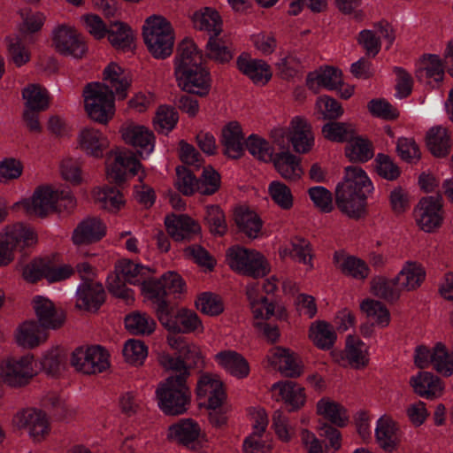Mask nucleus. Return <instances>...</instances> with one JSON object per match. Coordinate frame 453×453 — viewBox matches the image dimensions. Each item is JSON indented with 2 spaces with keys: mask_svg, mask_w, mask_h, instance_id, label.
I'll list each match as a JSON object with an SVG mask.
<instances>
[{
  "mask_svg": "<svg viewBox=\"0 0 453 453\" xmlns=\"http://www.w3.org/2000/svg\"><path fill=\"white\" fill-rule=\"evenodd\" d=\"M245 146L249 152L260 161L270 162L273 159V150L264 138L251 134L245 142Z\"/></svg>",
  "mask_w": 453,
  "mask_h": 453,
  "instance_id": "56",
  "label": "nucleus"
},
{
  "mask_svg": "<svg viewBox=\"0 0 453 453\" xmlns=\"http://www.w3.org/2000/svg\"><path fill=\"white\" fill-rule=\"evenodd\" d=\"M53 42L59 52L74 58H81L86 50L76 30L66 25H60L55 29Z\"/></svg>",
  "mask_w": 453,
  "mask_h": 453,
  "instance_id": "21",
  "label": "nucleus"
},
{
  "mask_svg": "<svg viewBox=\"0 0 453 453\" xmlns=\"http://www.w3.org/2000/svg\"><path fill=\"white\" fill-rule=\"evenodd\" d=\"M411 386L414 392L422 397L433 399L438 392L441 391L440 379L430 372H419L418 375L411 377Z\"/></svg>",
  "mask_w": 453,
  "mask_h": 453,
  "instance_id": "41",
  "label": "nucleus"
},
{
  "mask_svg": "<svg viewBox=\"0 0 453 453\" xmlns=\"http://www.w3.org/2000/svg\"><path fill=\"white\" fill-rule=\"evenodd\" d=\"M236 65L256 84H265L272 77L270 65L262 59H252L248 55L242 54L238 57Z\"/></svg>",
  "mask_w": 453,
  "mask_h": 453,
  "instance_id": "27",
  "label": "nucleus"
},
{
  "mask_svg": "<svg viewBox=\"0 0 453 453\" xmlns=\"http://www.w3.org/2000/svg\"><path fill=\"white\" fill-rule=\"evenodd\" d=\"M413 213L416 223L421 230L431 233L438 229L442 225L444 218L441 196L422 197Z\"/></svg>",
  "mask_w": 453,
  "mask_h": 453,
  "instance_id": "11",
  "label": "nucleus"
},
{
  "mask_svg": "<svg viewBox=\"0 0 453 453\" xmlns=\"http://www.w3.org/2000/svg\"><path fill=\"white\" fill-rule=\"evenodd\" d=\"M374 155L373 146L371 141L364 136L353 135L345 147V156L351 162L365 163Z\"/></svg>",
  "mask_w": 453,
  "mask_h": 453,
  "instance_id": "39",
  "label": "nucleus"
},
{
  "mask_svg": "<svg viewBox=\"0 0 453 453\" xmlns=\"http://www.w3.org/2000/svg\"><path fill=\"white\" fill-rule=\"evenodd\" d=\"M371 292L373 296L388 302H395L400 297L401 290L395 278L388 280L383 276H377L371 280Z\"/></svg>",
  "mask_w": 453,
  "mask_h": 453,
  "instance_id": "46",
  "label": "nucleus"
},
{
  "mask_svg": "<svg viewBox=\"0 0 453 453\" xmlns=\"http://www.w3.org/2000/svg\"><path fill=\"white\" fill-rule=\"evenodd\" d=\"M81 145L96 157H103L105 150V140L103 134L94 129L85 128L81 133Z\"/></svg>",
  "mask_w": 453,
  "mask_h": 453,
  "instance_id": "51",
  "label": "nucleus"
},
{
  "mask_svg": "<svg viewBox=\"0 0 453 453\" xmlns=\"http://www.w3.org/2000/svg\"><path fill=\"white\" fill-rule=\"evenodd\" d=\"M200 435L199 425L191 418L181 419L169 427L168 437L189 447Z\"/></svg>",
  "mask_w": 453,
  "mask_h": 453,
  "instance_id": "34",
  "label": "nucleus"
},
{
  "mask_svg": "<svg viewBox=\"0 0 453 453\" xmlns=\"http://www.w3.org/2000/svg\"><path fill=\"white\" fill-rule=\"evenodd\" d=\"M105 234L104 224L96 218H87L78 224L73 234L75 244H88L99 241Z\"/></svg>",
  "mask_w": 453,
  "mask_h": 453,
  "instance_id": "30",
  "label": "nucleus"
},
{
  "mask_svg": "<svg viewBox=\"0 0 453 453\" xmlns=\"http://www.w3.org/2000/svg\"><path fill=\"white\" fill-rule=\"evenodd\" d=\"M159 322L165 329L174 334H188L202 327V322L197 314L186 309H180L176 313L172 309L165 315V320H159Z\"/></svg>",
  "mask_w": 453,
  "mask_h": 453,
  "instance_id": "22",
  "label": "nucleus"
},
{
  "mask_svg": "<svg viewBox=\"0 0 453 453\" xmlns=\"http://www.w3.org/2000/svg\"><path fill=\"white\" fill-rule=\"evenodd\" d=\"M196 29L208 32L210 36H218L222 31V20L217 11L204 7L192 16Z\"/></svg>",
  "mask_w": 453,
  "mask_h": 453,
  "instance_id": "35",
  "label": "nucleus"
},
{
  "mask_svg": "<svg viewBox=\"0 0 453 453\" xmlns=\"http://www.w3.org/2000/svg\"><path fill=\"white\" fill-rule=\"evenodd\" d=\"M144 42L156 58H166L173 49L174 32L171 23L161 15H151L142 27Z\"/></svg>",
  "mask_w": 453,
  "mask_h": 453,
  "instance_id": "6",
  "label": "nucleus"
},
{
  "mask_svg": "<svg viewBox=\"0 0 453 453\" xmlns=\"http://www.w3.org/2000/svg\"><path fill=\"white\" fill-rule=\"evenodd\" d=\"M178 86L188 93L200 96L208 95L211 88V77L207 70L199 66L175 75Z\"/></svg>",
  "mask_w": 453,
  "mask_h": 453,
  "instance_id": "20",
  "label": "nucleus"
},
{
  "mask_svg": "<svg viewBox=\"0 0 453 453\" xmlns=\"http://www.w3.org/2000/svg\"><path fill=\"white\" fill-rule=\"evenodd\" d=\"M425 277L426 272L420 265L408 262L397 274L395 280L401 291H411L418 288Z\"/></svg>",
  "mask_w": 453,
  "mask_h": 453,
  "instance_id": "36",
  "label": "nucleus"
},
{
  "mask_svg": "<svg viewBox=\"0 0 453 453\" xmlns=\"http://www.w3.org/2000/svg\"><path fill=\"white\" fill-rule=\"evenodd\" d=\"M278 173L286 180H297L303 174L300 159L289 151L275 154L273 158Z\"/></svg>",
  "mask_w": 453,
  "mask_h": 453,
  "instance_id": "37",
  "label": "nucleus"
},
{
  "mask_svg": "<svg viewBox=\"0 0 453 453\" xmlns=\"http://www.w3.org/2000/svg\"><path fill=\"white\" fill-rule=\"evenodd\" d=\"M198 192L204 196L215 194L220 188V175L211 166L203 168L202 175L197 179Z\"/></svg>",
  "mask_w": 453,
  "mask_h": 453,
  "instance_id": "59",
  "label": "nucleus"
},
{
  "mask_svg": "<svg viewBox=\"0 0 453 453\" xmlns=\"http://www.w3.org/2000/svg\"><path fill=\"white\" fill-rule=\"evenodd\" d=\"M34 357L26 355L19 359L11 357L0 365V378L11 386H23L35 375Z\"/></svg>",
  "mask_w": 453,
  "mask_h": 453,
  "instance_id": "14",
  "label": "nucleus"
},
{
  "mask_svg": "<svg viewBox=\"0 0 453 453\" xmlns=\"http://www.w3.org/2000/svg\"><path fill=\"white\" fill-rule=\"evenodd\" d=\"M272 389H278L282 399L296 411L303 406L306 396L304 388L292 380L279 381L273 385Z\"/></svg>",
  "mask_w": 453,
  "mask_h": 453,
  "instance_id": "40",
  "label": "nucleus"
},
{
  "mask_svg": "<svg viewBox=\"0 0 453 453\" xmlns=\"http://www.w3.org/2000/svg\"><path fill=\"white\" fill-rule=\"evenodd\" d=\"M122 352L127 363L140 365L147 357L148 349L142 341L131 339L125 343Z\"/></svg>",
  "mask_w": 453,
  "mask_h": 453,
  "instance_id": "60",
  "label": "nucleus"
},
{
  "mask_svg": "<svg viewBox=\"0 0 453 453\" xmlns=\"http://www.w3.org/2000/svg\"><path fill=\"white\" fill-rule=\"evenodd\" d=\"M196 308L203 313L210 316H217L224 311L221 298L212 293H203L196 301Z\"/></svg>",
  "mask_w": 453,
  "mask_h": 453,
  "instance_id": "62",
  "label": "nucleus"
},
{
  "mask_svg": "<svg viewBox=\"0 0 453 453\" xmlns=\"http://www.w3.org/2000/svg\"><path fill=\"white\" fill-rule=\"evenodd\" d=\"M135 39L134 31L128 24L115 21V51L134 53Z\"/></svg>",
  "mask_w": 453,
  "mask_h": 453,
  "instance_id": "52",
  "label": "nucleus"
},
{
  "mask_svg": "<svg viewBox=\"0 0 453 453\" xmlns=\"http://www.w3.org/2000/svg\"><path fill=\"white\" fill-rule=\"evenodd\" d=\"M342 84V72L332 66H326L319 73H310L306 79L307 87L316 93L320 87L334 90L337 89Z\"/></svg>",
  "mask_w": 453,
  "mask_h": 453,
  "instance_id": "31",
  "label": "nucleus"
},
{
  "mask_svg": "<svg viewBox=\"0 0 453 453\" xmlns=\"http://www.w3.org/2000/svg\"><path fill=\"white\" fill-rule=\"evenodd\" d=\"M149 268L142 266L138 264H134L133 261L128 259H122L119 262L116 274L118 280H124L130 284H137L145 277Z\"/></svg>",
  "mask_w": 453,
  "mask_h": 453,
  "instance_id": "49",
  "label": "nucleus"
},
{
  "mask_svg": "<svg viewBox=\"0 0 453 453\" xmlns=\"http://www.w3.org/2000/svg\"><path fill=\"white\" fill-rule=\"evenodd\" d=\"M75 205V197L68 187L61 189L41 187L35 190L31 201L27 202L24 207L30 214L44 217L53 211L69 213Z\"/></svg>",
  "mask_w": 453,
  "mask_h": 453,
  "instance_id": "5",
  "label": "nucleus"
},
{
  "mask_svg": "<svg viewBox=\"0 0 453 453\" xmlns=\"http://www.w3.org/2000/svg\"><path fill=\"white\" fill-rule=\"evenodd\" d=\"M323 136L334 142H349L357 134L355 126L349 122L331 121L322 127Z\"/></svg>",
  "mask_w": 453,
  "mask_h": 453,
  "instance_id": "48",
  "label": "nucleus"
},
{
  "mask_svg": "<svg viewBox=\"0 0 453 453\" xmlns=\"http://www.w3.org/2000/svg\"><path fill=\"white\" fill-rule=\"evenodd\" d=\"M430 360L438 372L445 376H450L453 373V352L449 353L443 343L435 344Z\"/></svg>",
  "mask_w": 453,
  "mask_h": 453,
  "instance_id": "53",
  "label": "nucleus"
},
{
  "mask_svg": "<svg viewBox=\"0 0 453 453\" xmlns=\"http://www.w3.org/2000/svg\"><path fill=\"white\" fill-rule=\"evenodd\" d=\"M121 140L127 145L150 153L154 149L155 135L151 130L131 120L124 122L119 129Z\"/></svg>",
  "mask_w": 453,
  "mask_h": 453,
  "instance_id": "18",
  "label": "nucleus"
},
{
  "mask_svg": "<svg viewBox=\"0 0 453 453\" xmlns=\"http://www.w3.org/2000/svg\"><path fill=\"white\" fill-rule=\"evenodd\" d=\"M333 261L342 273L346 276L362 280L369 276L370 269L367 264L360 258L336 251L334 254Z\"/></svg>",
  "mask_w": 453,
  "mask_h": 453,
  "instance_id": "28",
  "label": "nucleus"
},
{
  "mask_svg": "<svg viewBox=\"0 0 453 453\" xmlns=\"http://www.w3.org/2000/svg\"><path fill=\"white\" fill-rule=\"evenodd\" d=\"M269 194L273 201L283 210L293 206V196L290 188L280 181H273L269 186Z\"/></svg>",
  "mask_w": 453,
  "mask_h": 453,
  "instance_id": "63",
  "label": "nucleus"
},
{
  "mask_svg": "<svg viewBox=\"0 0 453 453\" xmlns=\"http://www.w3.org/2000/svg\"><path fill=\"white\" fill-rule=\"evenodd\" d=\"M426 145L434 156L438 157L447 156L450 148L448 130L442 127H432L426 134Z\"/></svg>",
  "mask_w": 453,
  "mask_h": 453,
  "instance_id": "43",
  "label": "nucleus"
},
{
  "mask_svg": "<svg viewBox=\"0 0 453 453\" xmlns=\"http://www.w3.org/2000/svg\"><path fill=\"white\" fill-rule=\"evenodd\" d=\"M360 308L368 317H372L376 323L385 327L390 321V314L386 306L380 301L367 299L362 302Z\"/></svg>",
  "mask_w": 453,
  "mask_h": 453,
  "instance_id": "58",
  "label": "nucleus"
},
{
  "mask_svg": "<svg viewBox=\"0 0 453 453\" xmlns=\"http://www.w3.org/2000/svg\"><path fill=\"white\" fill-rule=\"evenodd\" d=\"M227 263L231 269L252 278H262L270 272L265 257L255 250L234 246L227 250Z\"/></svg>",
  "mask_w": 453,
  "mask_h": 453,
  "instance_id": "10",
  "label": "nucleus"
},
{
  "mask_svg": "<svg viewBox=\"0 0 453 453\" xmlns=\"http://www.w3.org/2000/svg\"><path fill=\"white\" fill-rule=\"evenodd\" d=\"M37 242L35 231L23 223L9 226L0 239V265H5L13 259L14 252L21 257L28 255V250Z\"/></svg>",
  "mask_w": 453,
  "mask_h": 453,
  "instance_id": "7",
  "label": "nucleus"
},
{
  "mask_svg": "<svg viewBox=\"0 0 453 453\" xmlns=\"http://www.w3.org/2000/svg\"><path fill=\"white\" fill-rule=\"evenodd\" d=\"M234 220L238 230L251 239L258 236L263 226L259 216L255 211L243 206L234 209Z\"/></svg>",
  "mask_w": 453,
  "mask_h": 453,
  "instance_id": "32",
  "label": "nucleus"
},
{
  "mask_svg": "<svg viewBox=\"0 0 453 453\" xmlns=\"http://www.w3.org/2000/svg\"><path fill=\"white\" fill-rule=\"evenodd\" d=\"M309 337L319 349H330L335 342L336 334L329 323L317 321L311 324Z\"/></svg>",
  "mask_w": 453,
  "mask_h": 453,
  "instance_id": "42",
  "label": "nucleus"
},
{
  "mask_svg": "<svg viewBox=\"0 0 453 453\" xmlns=\"http://www.w3.org/2000/svg\"><path fill=\"white\" fill-rule=\"evenodd\" d=\"M343 355V358L354 369H363L369 364L368 353L365 343L355 336H348Z\"/></svg>",
  "mask_w": 453,
  "mask_h": 453,
  "instance_id": "38",
  "label": "nucleus"
},
{
  "mask_svg": "<svg viewBox=\"0 0 453 453\" xmlns=\"http://www.w3.org/2000/svg\"><path fill=\"white\" fill-rule=\"evenodd\" d=\"M76 271L81 280L76 292V306L80 310L95 312L105 301L106 293L104 286L93 280V267L88 263H79Z\"/></svg>",
  "mask_w": 453,
  "mask_h": 453,
  "instance_id": "8",
  "label": "nucleus"
},
{
  "mask_svg": "<svg viewBox=\"0 0 453 453\" xmlns=\"http://www.w3.org/2000/svg\"><path fill=\"white\" fill-rule=\"evenodd\" d=\"M38 323L27 321L21 324L16 334L17 342L24 348H34L43 342L46 329H57L65 322V314L48 297L35 296L32 300Z\"/></svg>",
  "mask_w": 453,
  "mask_h": 453,
  "instance_id": "2",
  "label": "nucleus"
},
{
  "mask_svg": "<svg viewBox=\"0 0 453 453\" xmlns=\"http://www.w3.org/2000/svg\"><path fill=\"white\" fill-rule=\"evenodd\" d=\"M206 48L208 58L219 63H227L233 58V52L229 45L218 36H210Z\"/></svg>",
  "mask_w": 453,
  "mask_h": 453,
  "instance_id": "57",
  "label": "nucleus"
},
{
  "mask_svg": "<svg viewBox=\"0 0 453 453\" xmlns=\"http://www.w3.org/2000/svg\"><path fill=\"white\" fill-rule=\"evenodd\" d=\"M185 289L181 276L174 272H167L159 279L142 280V292L151 302L158 320H165V315L173 309L169 298L180 294Z\"/></svg>",
  "mask_w": 453,
  "mask_h": 453,
  "instance_id": "3",
  "label": "nucleus"
},
{
  "mask_svg": "<svg viewBox=\"0 0 453 453\" xmlns=\"http://www.w3.org/2000/svg\"><path fill=\"white\" fill-rule=\"evenodd\" d=\"M158 406L166 415L185 413L191 402V391L187 384V373L172 375L162 381L156 391Z\"/></svg>",
  "mask_w": 453,
  "mask_h": 453,
  "instance_id": "4",
  "label": "nucleus"
},
{
  "mask_svg": "<svg viewBox=\"0 0 453 453\" xmlns=\"http://www.w3.org/2000/svg\"><path fill=\"white\" fill-rule=\"evenodd\" d=\"M165 225L168 234L176 242H190L199 237L201 227L199 224L188 215H168Z\"/></svg>",
  "mask_w": 453,
  "mask_h": 453,
  "instance_id": "19",
  "label": "nucleus"
},
{
  "mask_svg": "<svg viewBox=\"0 0 453 453\" xmlns=\"http://www.w3.org/2000/svg\"><path fill=\"white\" fill-rule=\"evenodd\" d=\"M109 355L99 345L79 347L71 357V363L79 372L85 374H95L105 371L110 366Z\"/></svg>",
  "mask_w": 453,
  "mask_h": 453,
  "instance_id": "12",
  "label": "nucleus"
},
{
  "mask_svg": "<svg viewBox=\"0 0 453 453\" xmlns=\"http://www.w3.org/2000/svg\"><path fill=\"white\" fill-rule=\"evenodd\" d=\"M13 423L37 441L43 439L50 432V423L46 414L35 408L19 411L13 418Z\"/></svg>",
  "mask_w": 453,
  "mask_h": 453,
  "instance_id": "15",
  "label": "nucleus"
},
{
  "mask_svg": "<svg viewBox=\"0 0 453 453\" xmlns=\"http://www.w3.org/2000/svg\"><path fill=\"white\" fill-rule=\"evenodd\" d=\"M155 320L147 313L134 311L125 318V326L135 335H150L156 329Z\"/></svg>",
  "mask_w": 453,
  "mask_h": 453,
  "instance_id": "45",
  "label": "nucleus"
},
{
  "mask_svg": "<svg viewBox=\"0 0 453 453\" xmlns=\"http://www.w3.org/2000/svg\"><path fill=\"white\" fill-rule=\"evenodd\" d=\"M196 395L199 398L208 396V408L218 409L226 399L223 383L216 375L203 374L197 382Z\"/></svg>",
  "mask_w": 453,
  "mask_h": 453,
  "instance_id": "25",
  "label": "nucleus"
},
{
  "mask_svg": "<svg viewBox=\"0 0 453 453\" xmlns=\"http://www.w3.org/2000/svg\"><path fill=\"white\" fill-rule=\"evenodd\" d=\"M175 187L184 196H191L198 192V182L195 174L185 166L176 168Z\"/></svg>",
  "mask_w": 453,
  "mask_h": 453,
  "instance_id": "61",
  "label": "nucleus"
},
{
  "mask_svg": "<svg viewBox=\"0 0 453 453\" xmlns=\"http://www.w3.org/2000/svg\"><path fill=\"white\" fill-rule=\"evenodd\" d=\"M396 425L389 417L383 416L377 422L375 435L380 446L391 452L396 447Z\"/></svg>",
  "mask_w": 453,
  "mask_h": 453,
  "instance_id": "44",
  "label": "nucleus"
},
{
  "mask_svg": "<svg viewBox=\"0 0 453 453\" xmlns=\"http://www.w3.org/2000/svg\"><path fill=\"white\" fill-rule=\"evenodd\" d=\"M204 219L211 234L222 236L226 233V216L219 205L206 206Z\"/></svg>",
  "mask_w": 453,
  "mask_h": 453,
  "instance_id": "55",
  "label": "nucleus"
},
{
  "mask_svg": "<svg viewBox=\"0 0 453 453\" xmlns=\"http://www.w3.org/2000/svg\"><path fill=\"white\" fill-rule=\"evenodd\" d=\"M142 165L135 154L127 149H115V188L121 187L128 175L135 176Z\"/></svg>",
  "mask_w": 453,
  "mask_h": 453,
  "instance_id": "24",
  "label": "nucleus"
},
{
  "mask_svg": "<svg viewBox=\"0 0 453 453\" xmlns=\"http://www.w3.org/2000/svg\"><path fill=\"white\" fill-rule=\"evenodd\" d=\"M84 106L88 117L104 124L113 109V90L101 82H89L83 89Z\"/></svg>",
  "mask_w": 453,
  "mask_h": 453,
  "instance_id": "9",
  "label": "nucleus"
},
{
  "mask_svg": "<svg viewBox=\"0 0 453 453\" xmlns=\"http://www.w3.org/2000/svg\"><path fill=\"white\" fill-rule=\"evenodd\" d=\"M443 74L442 64L437 55L424 56L420 62V67L416 71V77L420 81L428 78L441 81Z\"/></svg>",
  "mask_w": 453,
  "mask_h": 453,
  "instance_id": "50",
  "label": "nucleus"
},
{
  "mask_svg": "<svg viewBox=\"0 0 453 453\" xmlns=\"http://www.w3.org/2000/svg\"><path fill=\"white\" fill-rule=\"evenodd\" d=\"M268 361L286 377L298 378L303 373V363L300 357L287 348L273 347L269 350Z\"/></svg>",
  "mask_w": 453,
  "mask_h": 453,
  "instance_id": "17",
  "label": "nucleus"
},
{
  "mask_svg": "<svg viewBox=\"0 0 453 453\" xmlns=\"http://www.w3.org/2000/svg\"><path fill=\"white\" fill-rule=\"evenodd\" d=\"M317 412L341 427L346 426L349 420L346 409L340 403L329 399L322 398L318 402Z\"/></svg>",
  "mask_w": 453,
  "mask_h": 453,
  "instance_id": "47",
  "label": "nucleus"
},
{
  "mask_svg": "<svg viewBox=\"0 0 453 453\" xmlns=\"http://www.w3.org/2000/svg\"><path fill=\"white\" fill-rule=\"evenodd\" d=\"M73 273V271L69 265L54 267L42 258L34 259L25 265L22 269L24 279L33 283L42 278H47L52 281L62 280L68 278Z\"/></svg>",
  "mask_w": 453,
  "mask_h": 453,
  "instance_id": "16",
  "label": "nucleus"
},
{
  "mask_svg": "<svg viewBox=\"0 0 453 453\" xmlns=\"http://www.w3.org/2000/svg\"><path fill=\"white\" fill-rule=\"evenodd\" d=\"M219 365L231 375L242 379L249 375L250 365L242 355L234 350H223L215 356Z\"/></svg>",
  "mask_w": 453,
  "mask_h": 453,
  "instance_id": "33",
  "label": "nucleus"
},
{
  "mask_svg": "<svg viewBox=\"0 0 453 453\" xmlns=\"http://www.w3.org/2000/svg\"><path fill=\"white\" fill-rule=\"evenodd\" d=\"M291 247L292 249L289 251L290 257L312 267L311 248L309 241L302 237L296 236L291 240Z\"/></svg>",
  "mask_w": 453,
  "mask_h": 453,
  "instance_id": "64",
  "label": "nucleus"
},
{
  "mask_svg": "<svg viewBox=\"0 0 453 453\" xmlns=\"http://www.w3.org/2000/svg\"><path fill=\"white\" fill-rule=\"evenodd\" d=\"M22 96L27 107L23 115L24 120L31 131H39L41 126L38 112L44 111L49 105L47 90L38 84H29L23 88Z\"/></svg>",
  "mask_w": 453,
  "mask_h": 453,
  "instance_id": "13",
  "label": "nucleus"
},
{
  "mask_svg": "<svg viewBox=\"0 0 453 453\" xmlns=\"http://www.w3.org/2000/svg\"><path fill=\"white\" fill-rule=\"evenodd\" d=\"M372 190V181L360 166H347L343 180L335 189V203L348 217L360 219L366 212L367 195Z\"/></svg>",
  "mask_w": 453,
  "mask_h": 453,
  "instance_id": "1",
  "label": "nucleus"
},
{
  "mask_svg": "<svg viewBox=\"0 0 453 453\" xmlns=\"http://www.w3.org/2000/svg\"><path fill=\"white\" fill-rule=\"evenodd\" d=\"M202 55L193 41L185 39L178 46L175 57V75L201 66Z\"/></svg>",
  "mask_w": 453,
  "mask_h": 453,
  "instance_id": "29",
  "label": "nucleus"
},
{
  "mask_svg": "<svg viewBox=\"0 0 453 453\" xmlns=\"http://www.w3.org/2000/svg\"><path fill=\"white\" fill-rule=\"evenodd\" d=\"M289 141L296 153L305 154L314 145V134L310 123L300 116L292 119L289 124Z\"/></svg>",
  "mask_w": 453,
  "mask_h": 453,
  "instance_id": "23",
  "label": "nucleus"
},
{
  "mask_svg": "<svg viewBox=\"0 0 453 453\" xmlns=\"http://www.w3.org/2000/svg\"><path fill=\"white\" fill-rule=\"evenodd\" d=\"M221 143L227 157L237 159L242 156L245 142L238 122H230L222 129Z\"/></svg>",
  "mask_w": 453,
  "mask_h": 453,
  "instance_id": "26",
  "label": "nucleus"
},
{
  "mask_svg": "<svg viewBox=\"0 0 453 453\" xmlns=\"http://www.w3.org/2000/svg\"><path fill=\"white\" fill-rule=\"evenodd\" d=\"M179 119V114L174 108L161 105L158 107L153 119L154 128L158 133L167 134L174 128Z\"/></svg>",
  "mask_w": 453,
  "mask_h": 453,
  "instance_id": "54",
  "label": "nucleus"
}]
</instances>
